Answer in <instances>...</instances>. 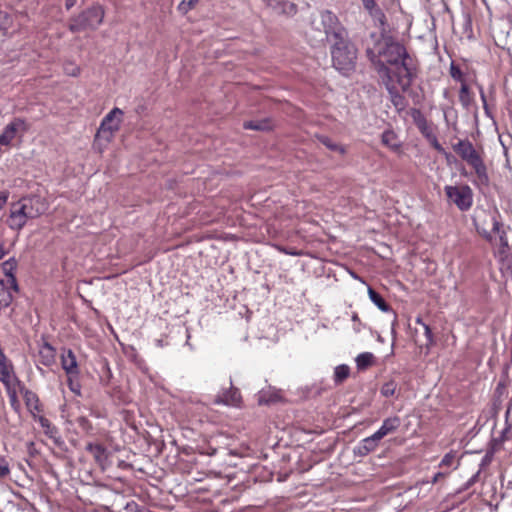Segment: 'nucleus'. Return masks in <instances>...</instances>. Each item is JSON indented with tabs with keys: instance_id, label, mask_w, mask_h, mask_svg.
<instances>
[{
	"instance_id": "f257e3e1",
	"label": "nucleus",
	"mask_w": 512,
	"mask_h": 512,
	"mask_svg": "<svg viewBox=\"0 0 512 512\" xmlns=\"http://www.w3.org/2000/svg\"><path fill=\"white\" fill-rule=\"evenodd\" d=\"M454 152L470 166L475 173V182L478 188H486L489 185L487 167L483 159V152L477 150L468 140H459L452 145Z\"/></svg>"
},
{
	"instance_id": "f03ea898",
	"label": "nucleus",
	"mask_w": 512,
	"mask_h": 512,
	"mask_svg": "<svg viewBox=\"0 0 512 512\" xmlns=\"http://www.w3.org/2000/svg\"><path fill=\"white\" fill-rule=\"evenodd\" d=\"M45 211L46 205L40 201L39 194L23 197L11 206L7 224L13 230H20L27 219L35 218Z\"/></svg>"
},
{
	"instance_id": "7ed1b4c3",
	"label": "nucleus",
	"mask_w": 512,
	"mask_h": 512,
	"mask_svg": "<svg viewBox=\"0 0 512 512\" xmlns=\"http://www.w3.org/2000/svg\"><path fill=\"white\" fill-rule=\"evenodd\" d=\"M332 42L330 53L333 66L344 74L354 70L357 60V48L349 39L348 33Z\"/></svg>"
},
{
	"instance_id": "20e7f679",
	"label": "nucleus",
	"mask_w": 512,
	"mask_h": 512,
	"mask_svg": "<svg viewBox=\"0 0 512 512\" xmlns=\"http://www.w3.org/2000/svg\"><path fill=\"white\" fill-rule=\"evenodd\" d=\"M81 406L79 402L75 404H65L61 409V417L65 420V423L74 426L76 425L81 433L85 437H94L96 435H102L99 429H97L87 416L80 414ZM107 432L103 430V435Z\"/></svg>"
},
{
	"instance_id": "39448f33",
	"label": "nucleus",
	"mask_w": 512,
	"mask_h": 512,
	"mask_svg": "<svg viewBox=\"0 0 512 512\" xmlns=\"http://www.w3.org/2000/svg\"><path fill=\"white\" fill-rule=\"evenodd\" d=\"M104 16V8L99 4L93 5L77 16L72 17L69 21L68 29L72 33L96 30L98 26L102 24Z\"/></svg>"
},
{
	"instance_id": "423d86ee",
	"label": "nucleus",
	"mask_w": 512,
	"mask_h": 512,
	"mask_svg": "<svg viewBox=\"0 0 512 512\" xmlns=\"http://www.w3.org/2000/svg\"><path fill=\"white\" fill-rule=\"evenodd\" d=\"M311 26L314 30L324 32L326 38L331 41L348 33L338 16L330 10L319 11L318 15L312 19Z\"/></svg>"
},
{
	"instance_id": "0eeeda50",
	"label": "nucleus",
	"mask_w": 512,
	"mask_h": 512,
	"mask_svg": "<svg viewBox=\"0 0 512 512\" xmlns=\"http://www.w3.org/2000/svg\"><path fill=\"white\" fill-rule=\"evenodd\" d=\"M497 210H485L476 208L473 215V223L477 232L487 241H493V233L500 228Z\"/></svg>"
},
{
	"instance_id": "6e6552de",
	"label": "nucleus",
	"mask_w": 512,
	"mask_h": 512,
	"mask_svg": "<svg viewBox=\"0 0 512 512\" xmlns=\"http://www.w3.org/2000/svg\"><path fill=\"white\" fill-rule=\"evenodd\" d=\"M393 69L385 68L386 78L388 79V71L390 73L392 83L394 78L403 92L408 91L411 87L414 78L416 77V68L413 65V59L408 56L404 58L399 64L393 65Z\"/></svg>"
},
{
	"instance_id": "1a4fd4ad",
	"label": "nucleus",
	"mask_w": 512,
	"mask_h": 512,
	"mask_svg": "<svg viewBox=\"0 0 512 512\" xmlns=\"http://www.w3.org/2000/svg\"><path fill=\"white\" fill-rule=\"evenodd\" d=\"M382 39L385 42V47L379 51V55L390 65L399 64L404 58L409 56L406 48L399 42L394 41L392 35Z\"/></svg>"
},
{
	"instance_id": "9d476101",
	"label": "nucleus",
	"mask_w": 512,
	"mask_h": 512,
	"mask_svg": "<svg viewBox=\"0 0 512 512\" xmlns=\"http://www.w3.org/2000/svg\"><path fill=\"white\" fill-rule=\"evenodd\" d=\"M123 111L119 108L112 109L102 120L97 135H102L109 140L120 129Z\"/></svg>"
},
{
	"instance_id": "9b49d317",
	"label": "nucleus",
	"mask_w": 512,
	"mask_h": 512,
	"mask_svg": "<svg viewBox=\"0 0 512 512\" xmlns=\"http://www.w3.org/2000/svg\"><path fill=\"white\" fill-rule=\"evenodd\" d=\"M29 124L23 118H14L7 124L0 134V145L9 146L17 134H24L29 130Z\"/></svg>"
},
{
	"instance_id": "f8f14e48",
	"label": "nucleus",
	"mask_w": 512,
	"mask_h": 512,
	"mask_svg": "<svg viewBox=\"0 0 512 512\" xmlns=\"http://www.w3.org/2000/svg\"><path fill=\"white\" fill-rule=\"evenodd\" d=\"M369 15L374 21V25L378 27L381 38H388L391 36L394 28L387 22V18L378 6L368 10Z\"/></svg>"
},
{
	"instance_id": "ddd939ff",
	"label": "nucleus",
	"mask_w": 512,
	"mask_h": 512,
	"mask_svg": "<svg viewBox=\"0 0 512 512\" xmlns=\"http://www.w3.org/2000/svg\"><path fill=\"white\" fill-rule=\"evenodd\" d=\"M491 243L497 247L495 252L496 255H498L502 260L507 258L510 246L503 223H501L500 228L493 233V241Z\"/></svg>"
},
{
	"instance_id": "4468645a",
	"label": "nucleus",
	"mask_w": 512,
	"mask_h": 512,
	"mask_svg": "<svg viewBox=\"0 0 512 512\" xmlns=\"http://www.w3.org/2000/svg\"><path fill=\"white\" fill-rule=\"evenodd\" d=\"M267 8L277 15L292 16L296 14L297 7L287 0H263Z\"/></svg>"
},
{
	"instance_id": "2eb2a0df",
	"label": "nucleus",
	"mask_w": 512,
	"mask_h": 512,
	"mask_svg": "<svg viewBox=\"0 0 512 512\" xmlns=\"http://www.w3.org/2000/svg\"><path fill=\"white\" fill-rule=\"evenodd\" d=\"M85 450L92 455L95 462L100 467H104L108 460V450L102 443L98 441H90L86 444Z\"/></svg>"
},
{
	"instance_id": "dca6fc26",
	"label": "nucleus",
	"mask_w": 512,
	"mask_h": 512,
	"mask_svg": "<svg viewBox=\"0 0 512 512\" xmlns=\"http://www.w3.org/2000/svg\"><path fill=\"white\" fill-rule=\"evenodd\" d=\"M386 89L389 92L390 100L397 111H403L407 106L406 98L398 91L396 85L392 83L390 73L388 72V81H385Z\"/></svg>"
},
{
	"instance_id": "f3484780",
	"label": "nucleus",
	"mask_w": 512,
	"mask_h": 512,
	"mask_svg": "<svg viewBox=\"0 0 512 512\" xmlns=\"http://www.w3.org/2000/svg\"><path fill=\"white\" fill-rule=\"evenodd\" d=\"M242 401L241 393L238 388L232 385L224 390L216 399V403H222L225 405L239 406Z\"/></svg>"
},
{
	"instance_id": "a211bd4d",
	"label": "nucleus",
	"mask_w": 512,
	"mask_h": 512,
	"mask_svg": "<svg viewBox=\"0 0 512 512\" xmlns=\"http://www.w3.org/2000/svg\"><path fill=\"white\" fill-rule=\"evenodd\" d=\"M379 442L380 439L374 433L360 441L358 446L355 448V453L362 457L367 456L378 448Z\"/></svg>"
},
{
	"instance_id": "6ab92c4d",
	"label": "nucleus",
	"mask_w": 512,
	"mask_h": 512,
	"mask_svg": "<svg viewBox=\"0 0 512 512\" xmlns=\"http://www.w3.org/2000/svg\"><path fill=\"white\" fill-rule=\"evenodd\" d=\"M401 425V419L398 416L384 419L381 427L375 432V435L381 440L385 436L394 433Z\"/></svg>"
},
{
	"instance_id": "aec40b11",
	"label": "nucleus",
	"mask_w": 512,
	"mask_h": 512,
	"mask_svg": "<svg viewBox=\"0 0 512 512\" xmlns=\"http://www.w3.org/2000/svg\"><path fill=\"white\" fill-rule=\"evenodd\" d=\"M410 115L413 119L414 124L417 126V128L424 137H427L428 134L433 133L431 126L429 125L426 117L424 116L420 109L412 108L410 110Z\"/></svg>"
},
{
	"instance_id": "412c9836",
	"label": "nucleus",
	"mask_w": 512,
	"mask_h": 512,
	"mask_svg": "<svg viewBox=\"0 0 512 512\" xmlns=\"http://www.w3.org/2000/svg\"><path fill=\"white\" fill-rule=\"evenodd\" d=\"M61 366L66 374L80 373L76 356L71 349H68L61 355Z\"/></svg>"
},
{
	"instance_id": "4be33fe9",
	"label": "nucleus",
	"mask_w": 512,
	"mask_h": 512,
	"mask_svg": "<svg viewBox=\"0 0 512 512\" xmlns=\"http://www.w3.org/2000/svg\"><path fill=\"white\" fill-rule=\"evenodd\" d=\"M448 202L454 203L460 210H468L473 203L472 194H447Z\"/></svg>"
},
{
	"instance_id": "5701e85b",
	"label": "nucleus",
	"mask_w": 512,
	"mask_h": 512,
	"mask_svg": "<svg viewBox=\"0 0 512 512\" xmlns=\"http://www.w3.org/2000/svg\"><path fill=\"white\" fill-rule=\"evenodd\" d=\"M17 268V262L14 258H10L2 263L1 271L4 274V276L7 278L6 281L11 286H17L16 284V278H15V271Z\"/></svg>"
},
{
	"instance_id": "b1692460",
	"label": "nucleus",
	"mask_w": 512,
	"mask_h": 512,
	"mask_svg": "<svg viewBox=\"0 0 512 512\" xmlns=\"http://www.w3.org/2000/svg\"><path fill=\"white\" fill-rule=\"evenodd\" d=\"M243 128L247 130L269 131L273 128V123L270 118L249 120L243 123Z\"/></svg>"
},
{
	"instance_id": "393cba45",
	"label": "nucleus",
	"mask_w": 512,
	"mask_h": 512,
	"mask_svg": "<svg viewBox=\"0 0 512 512\" xmlns=\"http://www.w3.org/2000/svg\"><path fill=\"white\" fill-rule=\"evenodd\" d=\"M17 286L5 284L4 280L0 279V309L10 305L12 301V289L16 290Z\"/></svg>"
},
{
	"instance_id": "a878e982",
	"label": "nucleus",
	"mask_w": 512,
	"mask_h": 512,
	"mask_svg": "<svg viewBox=\"0 0 512 512\" xmlns=\"http://www.w3.org/2000/svg\"><path fill=\"white\" fill-rule=\"evenodd\" d=\"M381 142L393 151H399L401 144L398 140V136L392 130H386L382 133Z\"/></svg>"
},
{
	"instance_id": "bb28decb",
	"label": "nucleus",
	"mask_w": 512,
	"mask_h": 512,
	"mask_svg": "<svg viewBox=\"0 0 512 512\" xmlns=\"http://www.w3.org/2000/svg\"><path fill=\"white\" fill-rule=\"evenodd\" d=\"M368 295L370 300L380 309L382 312H392L391 306L385 301V299L373 288H368Z\"/></svg>"
},
{
	"instance_id": "cd10ccee",
	"label": "nucleus",
	"mask_w": 512,
	"mask_h": 512,
	"mask_svg": "<svg viewBox=\"0 0 512 512\" xmlns=\"http://www.w3.org/2000/svg\"><path fill=\"white\" fill-rule=\"evenodd\" d=\"M7 395L9 397V402L12 408L17 410L19 408V400L17 395V388L21 385V381L19 382H10L7 384H3Z\"/></svg>"
},
{
	"instance_id": "c85d7f7f",
	"label": "nucleus",
	"mask_w": 512,
	"mask_h": 512,
	"mask_svg": "<svg viewBox=\"0 0 512 512\" xmlns=\"http://www.w3.org/2000/svg\"><path fill=\"white\" fill-rule=\"evenodd\" d=\"M355 361L359 370H366L375 364V356L370 352H363L356 357Z\"/></svg>"
},
{
	"instance_id": "c756f323",
	"label": "nucleus",
	"mask_w": 512,
	"mask_h": 512,
	"mask_svg": "<svg viewBox=\"0 0 512 512\" xmlns=\"http://www.w3.org/2000/svg\"><path fill=\"white\" fill-rule=\"evenodd\" d=\"M24 400H25L27 408L31 412H33V411L41 412L42 411L41 404H40L39 398L36 393H34L30 390H26L24 393Z\"/></svg>"
},
{
	"instance_id": "7c9ffc66",
	"label": "nucleus",
	"mask_w": 512,
	"mask_h": 512,
	"mask_svg": "<svg viewBox=\"0 0 512 512\" xmlns=\"http://www.w3.org/2000/svg\"><path fill=\"white\" fill-rule=\"evenodd\" d=\"M42 364L50 366L55 360V349L49 343H45L40 350Z\"/></svg>"
},
{
	"instance_id": "2f4dec72",
	"label": "nucleus",
	"mask_w": 512,
	"mask_h": 512,
	"mask_svg": "<svg viewBox=\"0 0 512 512\" xmlns=\"http://www.w3.org/2000/svg\"><path fill=\"white\" fill-rule=\"evenodd\" d=\"M38 422L43 429L45 435L49 438H55L58 434V429L51 423V421L45 416H39Z\"/></svg>"
},
{
	"instance_id": "473e14b6",
	"label": "nucleus",
	"mask_w": 512,
	"mask_h": 512,
	"mask_svg": "<svg viewBox=\"0 0 512 512\" xmlns=\"http://www.w3.org/2000/svg\"><path fill=\"white\" fill-rule=\"evenodd\" d=\"M281 400V395L278 391L262 390L259 394L260 404L276 403Z\"/></svg>"
},
{
	"instance_id": "72a5a7b5",
	"label": "nucleus",
	"mask_w": 512,
	"mask_h": 512,
	"mask_svg": "<svg viewBox=\"0 0 512 512\" xmlns=\"http://www.w3.org/2000/svg\"><path fill=\"white\" fill-rule=\"evenodd\" d=\"M318 140L321 144H323L326 148H328L331 151H335L340 153L341 155H344L346 153V148L338 143L333 142L329 137L327 136H318Z\"/></svg>"
},
{
	"instance_id": "f704fd0d",
	"label": "nucleus",
	"mask_w": 512,
	"mask_h": 512,
	"mask_svg": "<svg viewBox=\"0 0 512 512\" xmlns=\"http://www.w3.org/2000/svg\"><path fill=\"white\" fill-rule=\"evenodd\" d=\"M459 101L463 105V107H469L473 101V95L470 92V89L466 82L461 84L460 92H459Z\"/></svg>"
},
{
	"instance_id": "c9c22d12",
	"label": "nucleus",
	"mask_w": 512,
	"mask_h": 512,
	"mask_svg": "<svg viewBox=\"0 0 512 512\" xmlns=\"http://www.w3.org/2000/svg\"><path fill=\"white\" fill-rule=\"evenodd\" d=\"M350 375V368L347 365H339L334 370V382L336 384L343 383Z\"/></svg>"
},
{
	"instance_id": "e433bc0d",
	"label": "nucleus",
	"mask_w": 512,
	"mask_h": 512,
	"mask_svg": "<svg viewBox=\"0 0 512 512\" xmlns=\"http://www.w3.org/2000/svg\"><path fill=\"white\" fill-rule=\"evenodd\" d=\"M416 323L420 324L423 327L424 334L426 337V343L424 344V346L427 349H430L435 344L432 329L430 328V326L428 324L424 323L421 318H417Z\"/></svg>"
},
{
	"instance_id": "4c0bfd02",
	"label": "nucleus",
	"mask_w": 512,
	"mask_h": 512,
	"mask_svg": "<svg viewBox=\"0 0 512 512\" xmlns=\"http://www.w3.org/2000/svg\"><path fill=\"white\" fill-rule=\"evenodd\" d=\"M69 389L77 396L81 395V384L78 380L79 374H66Z\"/></svg>"
},
{
	"instance_id": "58836bf2",
	"label": "nucleus",
	"mask_w": 512,
	"mask_h": 512,
	"mask_svg": "<svg viewBox=\"0 0 512 512\" xmlns=\"http://www.w3.org/2000/svg\"><path fill=\"white\" fill-rule=\"evenodd\" d=\"M397 390V383L393 380L385 382L381 387V394L384 397H391L395 394Z\"/></svg>"
},
{
	"instance_id": "ea45409f",
	"label": "nucleus",
	"mask_w": 512,
	"mask_h": 512,
	"mask_svg": "<svg viewBox=\"0 0 512 512\" xmlns=\"http://www.w3.org/2000/svg\"><path fill=\"white\" fill-rule=\"evenodd\" d=\"M199 0H182L178 5V11L182 14L188 13L193 9Z\"/></svg>"
},
{
	"instance_id": "a19ab883",
	"label": "nucleus",
	"mask_w": 512,
	"mask_h": 512,
	"mask_svg": "<svg viewBox=\"0 0 512 512\" xmlns=\"http://www.w3.org/2000/svg\"><path fill=\"white\" fill-rule=\"evenodd\" d=\"M456 454L454 451H450L444 455L442 458L439 467H451L455 462Z\"/></svg>"
},
{
	"instance_id": "79ce46f5",
	"label": "nucleus",
	"mask_w": 512,
	"mask_h": 512,
	"mask_svg": "<svg viewBox=\"0 0 512 512\" xmlns=\"http://www.w3.org/2000/svg\"><path fill=\"white\" fill-rule=\"evenodd\" d=\"M10 474V466L7 459L0 455V479H4Z\"/></svg>"
},
{
	"instance_id": "37998d69",
	"label": "nucleus",
	"mask_w": 512,
	"mask_h": 512,
	"mask_svg": "<svg viewBox=\"0 0 512 512\" xmlns=\"http://www.w3.org/2000/svg\"><path fill=\"white\" fill-rule=\"evenodd\" d=\"M427 141L430 143V145L439 153H444L443 146L439 143L436 135L434 133L428 134L427 137H425Z\"/></svg>"
},
{
	"instance_id": "c03bdc74",
	"label": "nucleus",
	"mask_w": 512,
	"mask_h": 512,
	"mask_svg": "<svg viewBox=\"0 0 512 512\" xmlns=\"http://www.w3.org/2000/svg\"><path fill=\"white\" fill-rule=\"evenodd\" d=\"M450 75L454 80L460 81L461 84L465 82L462 71L458 66L454 65L453 63L450 66Z\"/></svg>"
},
{
	"instance_id": "a18cd8bd",
	"label": "nucleus",
	"mask_w": 512,
	"mask_h": 512,
	"mask_svg": "<svg viewBox=\"0 0 512 512\" xmlns=\"http://www.w3.org/2000/svg\"><path fill=\"white\" fill-rule=\"evenodd\" d=\"M448 475V472H438L434 475L433 479L431 480L432 484H436L441 479H444Z\"/></svg>"
},
{
	"instance_id": "49530a36",
	"label": "nucleus",
	"mask_w": 512,
	"mask_h": 512,
	"mask_svg": "<svg viewBox=\"0 0 512 512\" xmlns=\"http://www.w3.org/2000/svg\"><path fill=\"white\" fill-rule=\"evenodd\" d=\"M361 1H362L364 8L367 11L377 6L375 0H361Z\"/></svg>"
},
{
	"instance_id": "de8ad7c7",
	"label": "nucleus",
	"mask_w": 512,
	"mask_h": 512,
	"mask_svg": "<svg viewBox=\"0 0 512 512\" xmlns=\"http://www.w3.org/2000/svg\"><path fill=\"white\" fill-rule=\"evenodd\" d=\"M447 160L448 163H452V162H455L456 161V158L454 155H452L451 153L447 152L445 149H444V153H441Z\"/></svg>"
},
{
	"instance_id": "09e8293b",
	"label": "nucleus",
	"mask_w": 512,
	"mask_h": 512,
	"mask_svg": "<svg viewBox=\"0 0 512 512\" xmlns=\"http://www.w3.org/2000/svg\"><path fill=\"white\" fill-rule=\"evenodd\" d=\"M7 254L4 243H0V260H2Z\"/></svg>"
},
{
	"instance_id": "8fccbe9b",
	"label": "nucleus",
	"mask_w": 512,
	"mask_h": 512,
	"mask_svg": "<svg viewBox=\"0 0 512 512\" xmlns=\"http://www.w3.org/2000/svg\"><path fill=\"white\" fill-rule=\"evenodd\" d=\"M76 4V0H65V7L70 10Z\"/></svg>"
},
{
	"instance_id": "3c124183",
	"label": "nucleus",
	"mask_w": 512,
	"mask_h": 512,
	"mask_svg": "<svg viewBox=\"0 0 512 512\" xmlns=\"http://www.w3.org/2000/svg\"><path fill=\"white\" fill-rule=\"evenodd\" d=\"M66 71L69 75L77 76L80 72V69L78 67H73L72 71H68V69H66Z\"/></svg>"
},
{
	"instance_id": "603ef678",
	"label": "nucleus",
	"mask_w": 512,
	"mask_h": 512,
	"mask_svg": "<svg viewBox=\"0 0 512 512\" xmlns=\"http://www.w3.org/2000/svg\"><path fill=\"white\" fill-rule=\"evenodd\" d=\"M479 92H480L481 100H482L484 106H486V96H485L482 86H479Z\"/></svg>"
},
{
	"instance_id": "864d4df0",
	"label": "nucleus",
	"mask_w": 512,
	"mask_h": 512,
	"mask_svg": "<svg viewBox=\"0 0 512 512\" xmlns=\"http://www.w3.org/2000/svg\"><path fill=\"white\" fill-rule=\"evenodd\" d=\"M351 319H352V321H353V322H359V323H360V318H359V316H358V313H356V312H354V313L352 314Z\"/></svg>"
},
{
	"instance_id": "5fc2aeb1",
	"label": "nucleus",
	"mask_w": 512,
	"mask_h": 512,
	"mask_svg": "<svg viewBox=\"0 0 512 512\" xmlns=\"http://www.w3.org/2000/svg\"><path fill=\"white\" fill-rule=\"evenodd\" d=\"M447 193H450V192H457L456 188H453L451 186H447L446 189H445Z\"/></svg>"
},
{
	"instance_id": "6e6d98bb",
	"label": "nucleus",
	"mask_w": 512,
	"mask_h": 512,
	"mask_svg": "<svg viewBox=\"0 0 512 512\" xmlns=\"http://www.w3.org/2000/svg\"><path fill=\"white\" fill-rule=\"evenodd\" d=\"M464 192H471V190H470V188L468 186H466Z\"/></svg>"
},
{
	"instance_id": "4d7b16f0",
	"label": "nucleus",
	"mask_w": 512,
	"mask_h": 512,
	"mask_svg": "<svg viewBox=\"0 0 512 512\" xmlns=\"http://www.w3.org/2000/svg\"><path fill=\"white\" fill-rule=\"evenodd\" d=\"M367 54L368 55L372 54L374 56L373 52L370 49L367 50Z\"/></svg>"
}]
</instances>
